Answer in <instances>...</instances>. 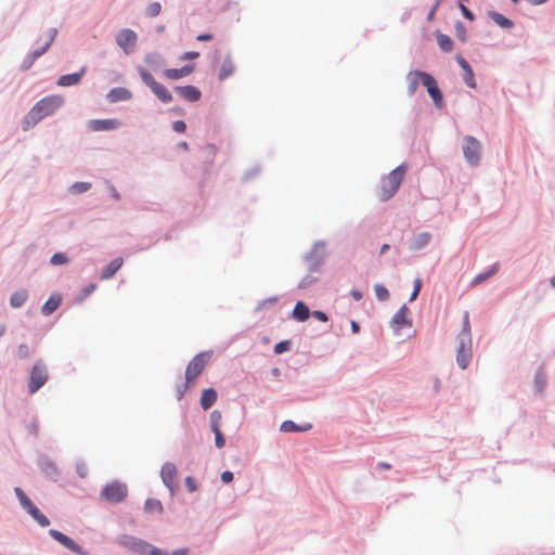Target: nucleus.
Segmentation results:
<instances>
[{"label":"nucleus","instance_id":"nucleus-13","mask_svg":"<svg viewBox=\"0 0 555 555\" xmlns=\"http://www.w3.org/2000/svg\"><path fill=\"white\" fill-rule=\"evenodd\" d=\"M49 533L54 540H56L59 543H61L63 546L70 550L72 552L79 555H88V553L83 551L80 545H78L72 538L67 537L66 534L55 529H51Z\"/></svg>","mask_w":555,"mask_h":555},{"label":"nucleus","instance_id":"nucleus-15","mask_svg":"<svg viewBox=\"0 0 555 555\" xmlns=\"http://www.w3.org/2000/svg\"><path fill=\"white\" fill-rule=\"evenodd\" d=\"M423 86L427 89V92L429 96L433 99L435 105L439 108L442 107V93L438 87L436 79L430 74H428V76H425V81H423Z\"/></svg>","mask_w":555,"mask_h":555},{"label":"nucleus","instance_id":"nucleus-50","mask_svg":"<svg viewBox=\"0 0 555 555\" xmlns=\"http://www.w3.org/2000/svg\"><path fill=\"white\" fill-rule=\"evenodd\" d=\"M95 287H96L95 284L88 285L87 287L83 288L82 296L83 297L89 296L95 289Z\"/></svg>","mask_w":555,"mask_h":555},{"label":"nucleus","instance_id":"nucleus-28","mask_svg":"<svg viewBox=\"0 0 555 555\" xmlns=\"http://www.w3.org/2000/svg\"><path fill=\"white\" fill-rule=\"evenodd\" d=\"M55 34H56V30H53V33L51 35H49L47 37V39L44 40L43 46L40 49H37L31 52V54L29 56L30 60H29L27 67H29L35 60H37L39 56H41L49 49V47L51 46V43L54 40Z\"/></svg>","mask_w":555,"mask_h":555},{"label":"nucleus","instance_id":"nucleus-3","mask_svg":"<svg viewBox=\"0 0 555 555\" xmlns=\"http://www.w3.org/2000/svg\"><path fill=\"white\" fill-rule=\"evenodd\" d=\"M405 173L406 166L404 164H401L400 166L391 170L386 177H384L377 190L378 198L380 201H388L389 198H391L399 190Z\"/></svg>","mask_w":555,"mask_h":555},{"label":"nucleus","instance_id":"nucleus-22","mask_svg":"<svg viewBox=\"0 0 555 555\" xmlns=\"http://www.w3.org/2000/svg\"><path fill=\"white\" fill-rule=\"evenodd\" d=\"M86 73V67H81L78 73L62 75L57 79V85L61 87H70L80 82L81 77Z\"/></svg>","mask_w":555,"mask_h":555},{"label":"nucleus","instance_id":"nucleus-42","mask_svg":"<svg viewBox=\"0 0 555 555\" xmlns=\"http://www.w3.org/2000/svg\"><path fill=\"white\" fill-rule=\"evenodd\" d=\"M91 184L89 182H76L72 185V191L74 193H83L90 189Z\"/></svg>","mask_w":555,"mask_h":555},{"label":"nucleus","instance_id":"nucleus-41","mask_svg":"<svg viewBox=\"0 0 555 555\" xmlns=\"http://www.w3.org/2000/svg\"><path fill=\"white\" fill-rule=\"evenodd\" d=\"M160 11H162V5L159 2H153L146 9V13L151 17L157 16L160 13Z\"/></svg>","mask_w":555,"mask_h":555},{"label":"nucleus","instance_id":"nucleus-17","mask_svg":"<svg viewBox=\"0 0 555 555\" xmlns=\"http://www.w3.org/2000/svg\"><path fill=\"white\" fill-rule=\"evenodd\" d=\"M425 76H428V73H425V72H422V70H411L408 76H406V80H408V92L410 95H413L420 83L423 85V81H425Z\"/></svg>","mask_w":555,"mask_h":555},{"label":"nucleus","instance_id":"nucleus-23","mask_svg":"<svg viewBox=\"0 0 555 555\" xmlns=\"http://www.w3.org/2000/svg\"><path fill=\"white\" fill-rule=\"evenodd\" d=\"M131 98H132L131 91L126 88H122V87L113 88L107 94V99L112 103L120 102V101H128Z\"/></svg>","mask_w":555,"mask_h":555},{"label":"nucleus","instance_id":"nucleus-2","mask_svg":"<svg viewBox=\"0 0 555 555\" xmlns=\"http://www.w3.org/2000/svg\"><path fill=\"white\" fill-rule=\"evenodd\" d=\"M63 102L64 100L61 95H50L37 102L25 117V129L52 115L63 105Z\"/></svg>","mask_w":555,"mask_h":555},{"label":"nucleus","instance_id":"nucleus-45","mask_svg":"<svg viewBox=\"0 0 555 555\" xmlns=\"http://www.w3.org/2000/svg\"><path fill=\"white\" fill-rule=\"evenodd\" d=\"M289 349V343L288 341H281L274 346V352L280 354L282 352H285Z\"/></svg>","mask_w":555,"mask_h":555},{"label":"nucleus","instance_id":"nucleus-48","mask_svg":"<svg viewBox=\"0 0 555 555\" xmlns=\"http://www.w3.org/2000/svg\"><path fill=\"white\" fill-rule=\"evenodd\" d=\"M220 478H221L222 482L229 483L233 480V473L225 470L221 474Z\"/></svg>","mask_w":555,"mask_h":555},{"label":"nucleus","instance_id":"nucleus-19","mask_svg":"<svg viewBox=\"0 0 555 555\" xmlns=\"http://www.w3.org/2000/svg\"><path fill=\"white\" fill-rule=\"evenodd\" d=\"M410 310L406 306H402L392 318V325L396 330H400L403 326H410L411 321L409 320Z\"/></svg>","mask_w":555,"mask_h":555},{"label":"nucleus","instance_id":"nucleus-25","mask_svg":"<svg viewBox=\"0 0 555 555\" xmlns=\"http://www.w3.org/2000/svg\"><path fill=\"white\" fill-rule=\"evenodd\" d=\"M235 70L234 63L230 55H227L222 61V64L219 68L218 78L219 80H224L230 77Z\"/></svg>","mask_w":555,"mask_h":555},{"label":"nucleus","instance_id":"nucleus-53","mask_svg":"<svg viewBox=\"0 0 555 555\" xmlns=\"http://www.w3.org/2000/svg\"><path fill=\"white\" fill-rule=\"evenodd\" d=\"M351 296L353 297V299L356 300H360L362 299V293L358 289H352L351 291Z\"/></svg>","mask_w":555,"mask_h":555},{"label":"nucleus","instance_id":"nucleus-26","mask_svg":"<svg viewBox=\"0 0 555 555\" xmlns=\"http://www.w3.org/2000/svg\"><path fill=\"white\" fill-rule=\"evenodd\" d=\"M431 238L430 233L428 232H422L416 235H414L410 243V249L412 250H418L423 247H425Z\"/></svg>","mask_w":555,"mask_h":555},{"label":"nucleus","instance_id":"nucleus-63","mask_svg":"<svg viewBox=\"0 0 555 555\" xmlns=\"http://www.w3.org/2000/svg\"><path fill=\"white\" fill-rule=\"evenodd\" d=\"M181 145H182V149H185V150L188 149V144L185 142H183Z\"/></svg>","mask_w":555,"mask_h":555},{"label":"nucleus","instance_id":"nucleus-21","mask_svg":"<svg viewBox=\"0 0 555 555\" xmlns=\"http://www.w3.org/2000/svg\"><path fill=\"white\" fill-rule=\"evenodd\" d=\"M176 92L189 102H196L201 99V91L194 86L176 87Z\"/></svg>","mask_w":555,"mask_h":555},{"label":"nucleus","instance_id":"nucleus-55","mask_svg":"<svg viewBox=\"0 0 555 555\" xmlns=\"http://www.w3.org/2000/svg\"><path fill=\"white\" fill-rule=\"evenodd\" d=\"M546 1L547 0H528V2L531 3L532 5H540L545 3Z\"/></svg>","mask_w":555,"mask_h":555},{"label":"nucleus","instance_id":"nucleus-10","mask_svg":"<svg viewBox=\"0 0 555 555\" xmlns=\"http://www.w3.org/2000/svg\"><path fill=\"white\" fill-rule=\"evenodd\" d=\"M127 487L125 483L113 481L108 483L101 492L102 496L109 503H119L127 496Z\"/></svg>","mask_w":555,"mask_h":555},{"label":"nucleus","instance_id":"nucleus-1","mask_svg":"<svg viewBox=\"0 0 555 555\" xmlns=\"http://www.w3.org/2000/svg\"><path fill=\"white\" fill-rule=\"evenodd\" d=\"M118 544L129 550L134 555H188V548H179L172 553L163 551L158 547L153 546L149 542L141 540L137 537L122 534L118 538Z\"/></svg>","mask_w":555,"mask_h":555},{"label":"nucleus","instance_id":"nucleus-33","mask_svg":"<svg viewBox=\"0 0 555 555\" xmlns=\"http://www.w3.org/2000/svg\"><path fill=\"white\" fill-rule=\"evenodd\" d=\"M489 16L491 20L500 27L511 29L514 26V23L499 12H490Z\"/></svg>","mask_w":555,"mask_h":555},{"label":"nucleus","instance_id":"nucleus-7","mask_svg":"<svg viewBox=\"0 0 555 555\" xmlns=\"http://www.w3.org/2000/svg\"><path fill=\"white\" fill-rule=\"evenodd\" d=\"M15 494L21 505L31 515V517L41 526L48 527L50 520L44 516L39 508L31 502L21 488H15Z\"/></svg>","mask_w":555,"mask_h":555},{"label":"nucleus","instance_id":"nucleus-51","mask_svg":"<svg viewBox=\"0 0 555 555\" xmlns=\"http://www.w3.org/2000/svg\"><path fill=\"white\" fill-rule=\"evenodd\" d=\"M198 56H199L198 52L191 51V52H186L181 59L188 60V59H196Z\"/></svg>","mask_w":555,"mask_h":555},{"label":"nucleus","instance_id":"nucleus-8","mask_svg":"<svg viewBox=\"0 0 555 555\" xmlns=\"http://www.w3.org/2000/svg\"><path fill=\"white\" fill-rule=\"evenodd\" d=\"M463 154L466 162L469 165H478L481 158V143L474 137H465L463 144Z\"/></svg>","mask_w":555,"mask_h":555},{"label":"nucleus","instance_id":"nucleus-24","mask_svg":"<svg viewBox=\"0 0 555 555\" xmlns=\"http://www.w3.org/2000/svg\"><path fill=\"white\" fill-rule=\"evenodd\" d=\"M124 260L121 257L113 259L103 270L101 274L102 280H108L115 275V273L121 268Z\"/></svg>","mask_w":555,"mask_h":555},{"label":"nucleus","instance_id":"nucleus-11","mask_svg":"<svg viewBox=\"0 0 555 555\" xmlns=\"http://www.w3.org/2000/svg\"><path fill=\"white\" fill-rule=\"evenodd\" d=\"M138 42L137 34L128 28L121 29L116 36V43L122 49L126 54L134 51Z\"/></svg>","mask_w":555,"mask_h":555},{"label":"nucleus","instance_id":"nucleus-34","mask_svg":"<svg viewBox=\"0 0 555 555\" xmlns=\"http://www.w3.org/2000/svg\"><path fill=\"white\" fill-rule=\"evenodd\" d=\"M499 268H500L499 263H494L487 272L476 275L472 281V285L476 286V285L485 282L492 275H494L499 271Z\"/></svg>","mask_w":555,"mask_h":555},{"label":"nucleus","instance_id":"nucleus-14","mask_svg":"<svg viewBox=\"0 0 555 555\" xmlns=\"http://www.w3.org/2000/svg\"><path fill=\"white\" fill-rule=\"evenodd\" d=\"M423 86L427 89V92L429 96L433 99L435 105L439 108L442 107V93L438 87L436 79L430 74H428V76H425V81H423Z\"/></svg>","mask_w":555,"mask_h":555},{"label":"nucleus","instance_id":"nucleus-54","mask_svg":"<svg viewBox=\"0 0 555 555\" xmlns=\"http://www.w3.org/2000/svg\"><path fill=\"white\" fill-rule=\"evenodd\" d=\"M439 5H440V0H437L436 4L434 5V8L431 9V11L428 14V20H433L435 12Z\"/></svg>","mask_w":555,"mask_h":555},{"label":"nucleus","instance_id":"nucleus-18","mask_svg":"<svg viewBox=\"0 0 555 555\" xmlns=\"http://www.w3.org/2000/svg\"><path fill=\"white\" fill-rule=\"evenodd\" d=\"M456 62L465 73L464 77H463L465 83L469 88H475L476 87L475 75H474L473 68L470 67L468 62L462 55L456 56Z\"/></svg>","mask_w":555,"mask_h":555},{"label":"nucleus","instance_id":"nucleus-61","mask_svg":"<svg viewBox=\"0 0 555 555\" xmlns=\"http://www.w3.org/2000/svg\"><path fill=\"white\" fill-rule=\"evenodd\" d=\"M540 377H542V375H541L540 373H538V374L535 375V384H538V383H539Z\"/></svg>","mask_w":555,"mask_h":555},{"label":"nucleus","instance_id":"nucleus-64","mask_svg":"<svg viewBox=\"0 0 555 555\" xmlns=\"http://www.w3.org/2000/svg\"><path fill=\"white\" fill-rule=\"evenodd\" d=\"M152 57H153L152 55L147 56V57H146V62H151V59H152Z\"/></svg>","mask_w":555,"mask_h":555},{"label":"nucleus","instance_id":"nucleus-36","mask_svg":"<svg viewBox=\"0 0 555 555\" xmlns=\"http://www.w3.org/2000/svg\"><path fill=\"white\" fill-rule=\"evenodd\" d=\"M144 507H145V511L150 512V513H153V512L162 513L163 512V505L156 499L146 500Z\"/></svg>","mask_w":555,"mask_h":555},{"label":"nucleus","instance_id":"nucleus-47","mask_svg":"<svg viewBox=\"0 0 555 555\" xmlns=\"http://www.w3.org/2000/svg\"><path fill=\"white\" fill-rule=\"evenodd\" d=\"M460 9H461V11H462L463 15H464L467 20H469V21H474V18H475V17H474V14H473V12H472L468 8H466L464 4H460Z\"/></svg>","mask_w":555,"mask_h":555},{"label":"nucleus","instance_id":"nucleus-57","mask_svg":"<svg viewBox=\"0 0 555 555\" xmlns=\"http://www.w3.org/2000/svg\"><path fill=\"white\" fill-rule=\"evenodd\" d=\"M377 465H378V467H380L383 469H389L391 467L390 464L385 463V462H379Z\"/></svg>","mask_w":555,"mask_h":555},{"label":"nucleus","instance_id":"nucleus-16","mask_svg":"<svg viewBox=\"0 0 555 555\" xmlns=\"http://www.w3.org/2000/svg\"><path fill=\"white\" fill-rule=\"evenodd\" d=\"M121 126L120 120L115 118L109 119H92L89 121V129L92 131H111L118 129Z\"/></svg>","mask_w":555,"mask_h":555},{"label":"nucleus","instance_id":"nucleus-12","mask_svg":"<svg viewBox=\"0 0 555 555\" xmlns=\"http://www.w3.org/2000/svg\"><path fill=\"white\" fill-rule=\"evenodd\" d=\"M162 480L165 486L173 493L178 489V472L173 463H165L160 470Z\"/></svg>","mask_w":555,"mask_h":555},{"label":"nucleus","instance_id":"nucleus-46","mask_svg":"<svg viewBox=\"0 0 555 555\" xmlns=\"http://www.w3.org/2000/svg\"><path fill=\"white\" fill-rule=\"evenodd\" d=\"M172 128L175 131L183 133L186 129V125L183 120H177L173 122Z\"/></svg>","mask_w":555,"mask_h":555},{"label":"nucleus","instance_id":"nucleus-49","mask_svg":"<svg viewBox=\"0 0 555 555\" xmlns=\"http://www.w3.org/2000/svg\"><path fill=\"white\" fill-rule=\"evenodd\" d=\"M312 315L321 322H326L328 320L327 315L323 311H313Z\"/></svg>","mask_w":555,"mask_h":555},{"label":"nucleus","instance_id":"nucleus-31","mask_svg":"<svg viewBox=\"0 0 555 555\" xmlns=\"http://www.w3.org/2000/svg\"><path fill=\"white\" fill-rule=\"evenodd\" d=\"M310 315V310L306 304L298 301L293 310V317L300 322L306 321Z\"/></svg>","mask_w":555,"mask_h":555},{"label":"nucleus","instance_id":"nucleus-40","mask_svg":"<svg viewBox=\"0 0 555 555\" xmlns=\"http://www.w3.org/2000/svg\"><path fill=\"white\" fill-rule=\"evenodd\" d=\"M211 431L215 434V443L218 449H221L225 444L224 437L221 433L220 428L211 429Z\"/></svg>","mask_w":555,"mask_h":555},{"label":"nucleus","instance_id":"nucleus-9","mask_svg":"<svg viewBox=\"0 0 555 555\" xmlns=\"http://www.w3.org/2000/svg\"><path fill=\"white\" fill-rule=\"evenodd\" d=\"M48 377L49 375L47 366L41 361L36 362V364L31 369L29 376V392H37L46 384Z\"/></svg>","mask_w":555,"mask_h":555},{"label":"nucleus","instance_id":"nucleus-27","mask_svg":"<svg viewBox=\"0 0 555 555\" xmlns=\"http://www.w3.org/2000/svg\"><path fill=\"white\" fill-rule=\"evenodd\" d=\"M311 428H312V425L310 423H306L304 425H297L293 421H284L280 427V429L283 433L308 431Z\"/></svg>","mask_w":555,"mask_h":555},{"label":"nucleus","instance_id":"nucleus-58","mask_svg":"<svg viewBox=\"0 0 555 555\" xmlns=\"http://www.w3.org/2000/svg\"><path fill=\"white\" fill-rule=\"evenodd\" d=\"M389 245L388 244H384L380 248V254H385L388 249H389Z\"/></svg>","mask_w":555,"mask_h":555},{"label":"nucleus","instance_id":"nucleus-32","mask_svg":"<svg viewBox=\"0 0 555 555\" xmlns=\"http://www.w3.org/2000/svg\"><path fill=\"white\" fill-rule=\"evenodd\" d=\"M28 293L26 289H18L11 295L10 305L13 308H21L27 300Z\"/></svg>","mask_w":555,"mask_h":555},{"label":"nucleus","instance_id":"nucleus-6","mask_svg":"<svg viewBox=\"0 0 555 555\" xmlns=\"http://www.w3.org/2000/svg\"><path fill=\"white\" fill-rule=\"evenodd\" d=\"M139 74L143 82L150 87L152 92L160 102L170 103L172 101L170 91L164 85L157 82L147 70L139 68Z\"/></svg>","mask_w":555,"mask_h":555},{"label":"nucleus","instance_id":"nucleus-43","mask_svg":"<svg viewBox=\"0 0 555 555\" xmlns=\"http://www.w3.org/2000/svg\"><path fill=\"white\" fill-rule=\"evenodd\" d=\"M421 288H422V281H421V279H415L414 280V288H413V292L411 294L410 301H413V300L416 299Z\"/></svg>","mask_w":555,"mask_h":555},{"label":"nucleus","instance_id":"nucleus-60","mask_svg":"<svg viewBox=\"0 0 555 555\" xmlns=\"http://www.w3.org/2000/svg\"><path fill=\"white\" fill-rule=\"evenodd\" d=\"M113 196L114 198L118 199L119 198V194L116 192V190L113 191Z\"/></svg>","mask_w":555,"mask_h":555},{"label":"nucleus","instance_id":"nucleus-56","mask_svg":"<svg viewBox=\"0 0 555 555\" xmlns=\"http://www.w3.org/2000/svg\"><path fill=\"white\" fill-rule=\"evenodd\" d=\"M351 328L353 333H358L360 331L358 323L354 321L351 322Z\"/></svg>","mask_w":555,"mask_h":555},{"label":"nucleus","instance_id":"nucleus-29","mask_svg":"<svg viewBox=\"0 0 555 555\" xmlns=\"http://www.w3.org/2000/svg\"><path fill=\"white\" fill-rule=\"evenodd\" d=\"M217 400V391L212 388L205 389L202 392L201 405L204 410H208Z\"/></svg>","mask_w":555,"mask_h":555},{"label":"nucleus","instance_id":"nucleus-30","mask_svg":"<svg viewBox=\"0 0 555 555\" xmlns=\"http://www.w3.org/2000/svg\"><path fill=\"white\" fill-rule=\"evenodd\" d=\"M62 298L60 295H52L42 306V313L44 315H50L53 313L59 306L61 305Z\"/></svg>","mask_w":555,"mask_h":555},{"label":"nucleus","instance_id":"nucleus-44","mask_svg":"<svg viewBox=\"0 0 555 555\" xmlns=\"http://www.w3.org/2000/svg\"><path fill=\"white\" fill-rule=\"evenodd\" d=\"M184 482H185V487H186V489H188L190 492H194V491H196V490H197V485H196V481H195V479H194L193 477L188 476V477L185 478V481H184Z\"/></svg>","mask_w":555,"mask_h":555},{"label":"nucleus","instance_id":"nucleus-5","mask_svg":"<svg viewBox=\"0 0 555 555\" xmlns=\"http://www.w3.org/2000/svg\"><path fill=\"white\" fill-rule=\"evenodd\" d=\"M211 359V352H201L196 354L188 364L185 370V384L183 390H179L178 399L183 397L184 391L195 383L196 378L202 374L206 365Z\"/></svg>","mask_w":555,"mask_h":555},{"label":"nucleus","instance_id":"nucleus-62","mask_svg":"<svg viewBox=\"0 0 555 555\" xmlns=\"http://www.w3.org/2000/svg\"><path fill=\"white\" fill-rule=\"evenodd\" d=\"M551 285L555 287V275L551 279Z\"/></svg>","mask_w":555,"mask_h":555},{"label":"nucleus","instance_id":"nucleus-59","mask_svg":"<svg viewBox=\"0 0 555 555\" xmlns=\"http://www.w3.org/2000/svg\"><path fill=\"white\" fill-rule=\"evenodd\" d=\"M537 387H538L539 391H542V389H543L542 382L539 380V383L537 384Z\"/></svg>","mask_w":555,"mask_h":555},{"label":"nucleus","instance_id":"nucleus-20","mask_svg":"<svg viewBox=\"0 0 555 555\" xmlns=\"http://www.w3.org/2000/svg\"><path fill=\"white\" fill-rule=\"evenodd\" d=\"M194 70L193 64L184 65L181 68H169L163 72L164 76L170 80H177L182 77L189 76Z\"/></svg>","mask_w":555,"mask_h":555},{"label":"nucleus","instance_id":"nucleus-35","mask_svg":"<svg viewBox=\"0 0 555 555\" xmlns=\"http://www.w3.org/2000/svg\"><path fill=\"white\" fill-rule=\"evenodd\" d=\"M437 43L443 52H450L453 49L452 39L444 34H437Z\"/></svg>","mask_w":555,"mask_h":555},{"label":"nucleus","instance_id":"nucleus-4","mask_svg":"<svg viewBox=\"0 0 555 555\" xmlns=\"http://www.w3.org/2000/svg\"><path fill=\"white\" fill-rule=\"evenodd\" d=\"M472 359V336L469 314L465 312L463 315V328L459 335V348L456 354V362L461 369H466Z\"/></svg>","mask_w":555,"mask_h":555},{"label":"nucleus","instance_id":"nucleus-37","mask_svg":"<svg viewBox=\"0 0 555 555\" xmlns=\"http://www.w3.org/2000/svg\"><path fill=\"white\" fill-rule=\"evenodd\" d=\"M374 291L378 300L385 301L389 298V292L384 285L375 284Z\"/></svg>","mask_w":555,"mask_h":555},{"label":"nucleus","instance_id":"nucleus-39","mask_svg":"<svg viewBox=\"0 0 555 555\" xmlns=\"http://www.w3.org/2000/svg\"><path fill=\"white\" fill-rule=\"evenodd\" d=\"M50 262L54 266L65 264L68 262V257L63 253H56L51 257Z\"/></svg>","mask_w":555,"mask_h":555},{"label":"nucleus","instance_id":"nucleus-52","mask_svg":"<svg viewBox=\"0 0 555 555\" xmlns=\"http://www.w3.org/2000/svg\"><path fill=\"white\" fill-rule=\"evenodd\" d=\"M212 39V35L210 34H201L197 36V40L199 41H208Z\"/></svg>","mask_w":555,"mask_h":555},{"label":"nucleus","instance_id":"nucleus-38","mask_svg":"<svg viewBox=\"0 0 555 555\" xmlns=\"http://www.w3.org/2000/svg\"><path fill=\"white\" fill-rule=\"evenodd\" d=\"M222 420V414L220 411L218 410H214L211 413H210V428L211 429H216V428H220V422Z\"/></svg>","mask_w":555,"mask_h":555}]
</instances>
